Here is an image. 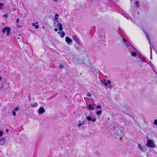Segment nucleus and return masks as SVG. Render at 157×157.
Here are the masks:
<instances>
[{
  "label": "nucleus",
  "instance_id": "8",
  "mask_svg": "<svg viewBox=\"0 0 157 157\" xmlns=\"http://www.w3.org/2000/svg\"><path fill=\"white\" fill-rule=\"evenodd\" d=\"M123 40L127 47H129V46H130V45H131L128 42L127 40L124 39L123 38Z\"/></svg>",
  "mask_w": 157,
  "mask_h": 157
},
{
  "label": "nucleus",
  "instance_id": "41",
  "mask_svg": "<svg viewBox=\"0 0 157 157\" xmlns=\"http://www.w3.org/2000/svg\"><path fill=\"white\" fill-rule=\"evenodd\" d=\"M55 2H57L59 0H53Z\"/></svg>",
  "mask_w": 157,
  "mask_h": 157
},
{
  "label": "nucleus",
  "instance_id": "13",
  "mask_svg": "<svg viewBox=\"0 0 157 157\" xmlns=\"http://www.w3.org/2000/svg\"><path fill=\"white\" fill-rule=\"evenodd\" d=\"M128 47V50L129 51L131 52L132 51H133L135 50L134 48L131 45H130V46H129Z\"/></svg>",
  "mask_w": 157,
  "mask_h": 157
},
{
  "label": "nucleus",
  "instance_id": "4",
  "mask_svg": "<svg viewBox=\"0 0 157 157\" xmlns=\"http://www.w3.org/2000/svg\"><path fill=\"white\" fill-rule=\"evenodd\" d=\"M72 38L76 42V43L79 44H80V41L79 38L75 35H73Z\"/></svg>",
  "mask_w": 157,
  "mask_h": 157
},
{
  "label": "nucleus",
  "instance_id": "9",
  "mask_svg": "<svg viewBox=\"0 0 157 157\" xmlns=\"http://www.w3.org/2000/svg\"><path fill=\"white\" fill-rule=\"evenodd\" d=\"M6 139L4 138H2L0 139V145H3L5 142Z\"/></svg>",
  "mask_w": 157,
  "mask_h": 157
},
{
  "label": "nucleus",
  "instance_id": "15",
  "mask_svg": "<svg viewBox=\"0 0 157 157\" xmlns=\"http://www.w3.org/2000/svg\"><path fill=\"white\" fill-rule=\"evenodd\" d=\"M144 33H145L146 34V36L147 37V39H148V40L149 41V45H150V46L151 45V41H150V39H149V38L148 36V35L147 34V33L145 32V31H144Z\"/></svg>",
  "mask_w": 157,
  "mask_h": 157
},
{
  "label": "nucleus",
  "instance_id": "37",
  "mask_svg": "<svg viewBox=\"0 0 157 157\" xmlns=\"http://www.w3.org/2000/svg\"><path fill=\"white\" fill-rule=\"evenodd\" d=\"M58 29L57 28H55V29H54V31L55 32H57V31H58Z\"/></svg>",
  "mask_w": 157,
  "mask_h": 157
},
{
  "label": "nucleus",
  "instance_id": "35",
  "mask_svg": "<svg viewBox=\"0 0 157 157\" xmlns=\"http://www.w3.org/2000/svg\"><path fill=\"white\" fill-rule=\"evenodd\" d=\"M82 125V123H79L78 124V127H80V126H81Z\"/></svg>",
  "mask_w": 157,
  "mask_h": 157
},
{
  "label": "nucleus",
  "instance_id": "31",
  "mask_svg": "<svg viewBox=\"0 0 157 157\" xmlns=\"http://www.w3.org/2000/svg\"><path fill=\"white\" fill-rule=\"evenodd\" d=\"M96 108L97 109H100L101 108V107L100 105H98L96 106Z\"/></svg>",
  "mask_w": 157,
  "mask_h": 157
},
{
  "label": "nucleus",
  "instance_id": "40",
  "mask_svg": "<svg viewBox=\"0 0 157 157\" xmlns=\"http://www.w3.org/2000/svg\"><path fill=\"white\" fill-rule=\"evenodd\" d=\"M93 106L94 107V106H96V104L95 103H93Z\"/></svg>",
  "mask_w": 157,
  "mask_h": 157
},
{
  "label": "nucleus",
  "instance_id": "14",
  "mask_svg": "<svg viewBox=\"0 0 157 157\" xmlns=\"http://www.w3.org/2000/svg\"><path fill=\"white\" fill-rule=\"evenodd\" d=\"M88 108L90 110H94V107L91 104L88 105Z\"/></svg>",
  "mask_w": 157,
  "mask_h": 157
},
{
  "label": "nucleus",
  "instance_id": "32",
  "mask_svg": "<svg viewBox=\"0 0 157 157\" xmlns=\"http://www.w3.org/2000/svg\"><path fill=\"white\" fill-rule=\"evenodd\" d=\"M3 17H4L6 18H7L8 17V16L7 14H5L3 15Z\"/></svg>",
  "mask_w": 157,
  "mask_h": 157
},
{
  "label": "nucleus",
  "instance_id": "11",
  "mask_svg": "<svg viewBox=\"0 0 157 157\" xmlns=\"http://www.w3.org/2000/svg\"><path fill=\"white\" fill-rule=\"evenodd\" d=\"M58 17L59 15L58 14H55V16L54 19V21L59 22V21H58Z\"/></svg>",
  "mask_w": 157,
  "mask_h": 157
},
{
  "label": "nucleus",
  "instance_id": "43",
  "mask_svg": "<svg viewBox=\"0 0 157 157\" xmlns=\"http://www.w3.org/2000/svg\"><path fill=\"white\" fill-rule=\"evenodd\" d=\"M17 26L19 27H21V26L20 25H19L17 24Z\"/></svg>",
  "mask_w": 157,
  "mask_h": 157
},
{
  "label": "nucleus",
  "instance_id": "38",
  "mask_svg": "<svg viewBox=\"0 0 157 157\" xmlns=\"http://www.w3.org/2000/svg\"><path fill=\"white\" fill-rule=\"evenodd\" d=\"M35 24L34 23H33L32 24V26H35Z\"/></svg>",
  "mask_w": 157,
  "mask_h": 157
},
{
  "label": "nucleus",
  "instance_id": "30",
  "mask_svg": "<svg viewBox=\"0 0 157 157\" xmlns=\"http://www.w3.org/2000/svg\"><path fill=\"white\" fill-rule=\"evenodd\" d=\"M3 132L0 130V136H2L3 135Z\"/></svg>",
  "mask_w": 157,
  "mask_h": 157
},
{
  "label": "nucleus",
  "instance_id": "26",
  "mask_svg": "<svg viewBox=\"0 0 157 157\" xmlns=\"http://www.w3.org/2000/svg\"><path fill=\"white\" fill-rule=\"evenodd\" d=\"M3 6V4L2 3H0V9H2L3 8V7H2Z\"/></svg>",
  "mask_w": 157,
  "mask_h": 157
},
{
  "label": "nucleus",
  "instance_id": "47",
  "mask_svg": "<svg viewBox=\"0 0 157 157\" xmlns=\"http://www.w3.org/2000/svg\"><path fill=\"white\" fill-rule=\"evenodd\" d=\"M121 138H122V137H121L120 138V139L121 140Z\"/></svg>",
  "mask_w": 157,
  "mask_h": 157
},
{
  "label": "nucleus",
  "instance_id": "45",
  "mask_svg": "<svg viewBox=\"0 0 157 157\" xmlns=\"http://www.w3.org/2000/svg\"><path fill=\"white\" fill-rule=\"evenodd\" d=\"M58 33H60V32H58Z\"/></svg>",
  "mask_w": 157,
  "mask_h": 157
},
{
  "label": "nucleus",
  "instance_id": "6",
  "mask_svg": "<svg viewBox=\"0 0 157 157\" xmlns=\"http://www.w3.org/2000/svg\"><path fill=\"white\" fill-rule=\"evenodd\" d=\"M138 147L139 148L140 151L143 152H145L146 151V149L145 148V147H143L141 146V145L140 144H138Z\"/></svg>",
  "mask_w": 157,
  "mask_h": 157
},
{
  "label": "nucleus",
  "instance_id": "48",
  "mask_svg": "<svg viewBox=\"0 0 157 157\" xmlns=\"http://www.w3.org/2000/svg\"><path fill=\"white\" fill-rule=\"evenodd\" d=\"M38 23V22H36V24H37Z\"/></svg>",
  "mask_w": 157,
  "mask_h": 157
},
{
  "label": "nucleus",
  "instance_id": "16",
  "mask_svg": "<svg viewBox=\"0 0 157 157\" xmlns=\"http://www.w3.org/2000/svg\"><path fill=\"white\" fill-rule=\"evenodd\" d=\"M131 56L134 57L136 56L137 55L136 53L133 51H132L131 52Z\"/></svg>",
  "mask_w": 157,
  "mask_h": 157
},
{
  "label": "nucleus",
  "instance_id": "18",
  "mask_svg": "<svg viewBox=\"0 0 157 157\" xmlns=\"http://www.w3.org/2000/svg\"><path fill=\"white\" fill-rule=\"evenodd\" d=\"M92 94L90 92H88L86 94V96L89 98H91L92 97Z\"/></svg>",
  "mask_w": 157,
  "mask_h": 157
},
{
  "label": "nucleus",
  "instance_id": "5",
  "mask_svg": "<svg viewBox=\"0 0 157 157\" xmlns=\"http://www.w3.org/2000/svg\"><path fill=\"white\" fill-rule=\"evenodd\" d=\"M38 113L40 114H41L45 112V110L43 107H40L38 110Z\"/></svg>",
  "mask_w": 157,
  "mask_h": 157
},
{
  "label": "nucleus",
  "instance_id": "34",
  "mask_svg": "<svg viewBox=\"0 0 157 157\" xmlns=\"http://www.w3.org/2000/svg\"><path fill=\"white\" fill-rule=\"evenodd\" d=\"M96 121V119L94 118H93V119H92V120L91 121H92L93 122H95Z\"/></svg>",
  "mask_w": 157,
  "mask_h": 157
},
{
  "label": "nucleus",
  "instance_id": "25",
  "mask_svg": "<svg viewBox=\"0 0 157 157\" xmlns=\"http://www.w3.org/2000/svg\"><path fill=\"white\" fill-rule=\"evenodd\" d=\"M65 33H64V32L63 31L62 32L61 37L62 38H63L64 37V36H65Z\"/></svg>",
  "mask_w": 157,
  "mask_h": 157
},
{
  "label": "nucleus",
  "instance_id": "12",
  "mask_svg": "<svg viewBox=\"0 0 157 157\" xmlns=\"http://www.w3.org/2000/svg\"><path fill=\"white\" fill-rule=\"evenodd\" d=\"M82 63L85 64L87 66H90L91 65L90 61L88 59L86 60L85 63L82 62Z\"/></svg>",
  "mask_w": 157,
  "mask_h": 157
},
{
  "label": "nucleus",
  "instance_id": "46",
  "mask_svg": "<svg viewBox=\"0 0 157 157\" xmlns=\"http://www.w3.org/2000/svg\"><path fill=\"white\" fill-rule=\"evenodd\" d=\"M76 49H78V48H77V47H76Z\"/></svg>",
  "mask_w": 157,
  "mask_h": 157
},
{
  "label": "nucleus",
  "instance_id": "28",
  "mask_svg": "<svg viewBox=\"0 0 157 157\" xmlns=\"http://www.w3.org/2000/svg\"><path fill=\"white\" fill-rule=\"evenodd\" d=\"M19 109V108L18 107H16L15 109H14V111H17Z\"/></svg>",
  "mask_w": 157,
  "mask_h": 157
},
{
  "label": "nucleus",
  "instance_id": "7",
  "mask_svg": "<svg viewBox=\"0 0 157 157\" xmlns=\"http://www.w3.org/2000/svg\"><path fill=\"white\" fill-rule=\"evenodd\" d=\"M102 83H103L105 86H107L108 84H109L111 83V81L110 80H108L106 81L105 79L103 81Z\"/></svg>",
  "mask_w": 157,
  "mask_h": 157
},
{
  "label": "nucleus",
  "instance_id": "29",
  "mask_svg": "<svg viewBox=\"0 0 157 157\" xmlns=\"http://www.w3.org/2000/svg\"><path fill=\"white\" fill-rule=\"evenodd\" d=\"M12 114H13V115L14 116H15L16 115V113L15 112V111L13 110L12 111Z\"/></svg>",
  "mask_w": 157,
  "mask_h": 157
},
{
  "label": "nucleus",
  "instance_id": "19",
  "mask_svg": "<svg viewBox=\"0 0 157 157\" xmlns=\"http://www.w3.org/2000/svg\"><path fill=\"white\" fill-rule=\"evenodd\" d=\"M37 104L36 103H34L33 104L31 105V106L33 108L36 107L37 106Z\"/></svg>",
  "mask_w": 157,
  "mask_h": 157
},
{
  "label": "nucleus",
  "instance_id": "44",
  "mask_svg": "<svg viewBox=\"0 0 157 157\" xmlns=\"http://www.w3.org/2000/svg\"><path fill=\"white\" fill-rule=\"evenodd\" d=\"M1 79H2V77L0 76V81H1Z\"/></svg>",
  "mask_w": 157,
  "mask_h": 157
},
{
  "label": "nucleus",
  "instance_id": "2",
  "mask_svg": "<svg viewBox=\"0 0 157 157\" xmlns=\"http://www.w3.org/2000/svg\"><path fill=\"white\" fill-rule=\"evenodd\" d=\"M10 28L8 27H6L3 29L2 30V32L3 33H5L6 32H7V35L9 36L10 35Z\"/></svg>",
  "mask_w": 157,
  "mask_h": 157
},
{
  "label": "nucleus",
  "instance_id": "3",
  "mask_svg": "<svg viewBox=\"0 0 157 157\" xmlns=\"http://www.w3.org/2000/svg\"><path fill=\"white\" fill-rule=\"evenodd\" d=\"M65 40L68 44L69 45L72 44V40L69 37H66L65 38Z\"/></svg>",
  "mask_w": 157,
  "mask_h": 157
},
{
  "label": "nucleus",
  "instance_id": "21",
  "mask_svg": "<svg viewBox=\"0 0 157 157\" xmlns=\"http://www.w3.org/2000/svg\"><path fill=\"white\" fill-rule=\"evenodd\" d=\"M139 2L138 1H136L135 3V5L137 7H139Z\"/></svg>",
  "mask_w": 157,
  "mask_h": 157
},
{
  "label": "nucleus",
  "instance_id": "1",
  "mask_svg": "<svg viewBox=\"0 0 157 157\" xmlns=\"http://www.w3.org/2000/svg\"><path fill=\"white\" fill-rule=\"evenodd\" d=\"M146 146L148 147L154 148L155 145L154 142L151 139H148L146 144Z\"/></svg>",
  "mask_w": 157,
  "mask_h": 157
},
{
  "label": "nucleus",
  "instance_id": "20",
  "mask_svg": "<svg viewBox=\"0 0 157 157\" xmlns=\"http://www.w3.org/2000/svg\"><path fill=\"white\" fill-rule=\"evenodd\" d=\"M102 113V111L101 110H98L96 112V113L97 115H100Z\"/></svg>",
  "mask_w": 157,
  "mask_h": 157
},
{
  "label": "nucleus",
  "instance_id": "22",
  "mask_svg": "<svg viewBox=\"0 0 157 157\" xmlns=\"http://www.w3.org/2000/svg\"><path fill=\"white\" fill-rule=\"evenodd\" d=\"M86 119L89 121H91L92 120V118L90 116H88L87 117Z\"/></svg>",
  "mask_w": 157,
  "mask_h": 157
},
{
  "label": "nucleus",
  "instance_id": "39",
  "mask_svg": "<svg viewBox=\"0 0 157 157\" xmlns=\"http://www.w3.org/2000/svg\"><path fill=\"white\" fill-rule=\"evenodd\" d=\"M91 69L92 71H94V69L93 67H92L91 68Z\"/></svg>",
  "mask_w": 157,
  "mask_h": 157
},
{
  "label": "nucleus",
  "instance_id": "33",
  "mask_svg": "<svg viewBox=\"0 0 157 157\" xmlns=\"http://www.w3.org/2000/svg\"><path fill=\"white\" fill-rule=\"evenodd\" d=\"M39 25H35V28L36 29H37L39 28Z\"/></svg>",
  "mask_w": 157,
  "mask_h": 157
},
{
  "label": "nucleus",
  "instance_id": "36",
  "mask_svg": "<svg viewBox=\"0 0 157 157\" xmlns=\"http://www.w3.org/2000/svg\"><path fill=\"white\" fill-rule=\"evenodd\" d=\"M19 21V19H18V18H17V21H16V22L17 23H18V22Z\"/></svg>",
  "mask_w": 157,
  "mask_h": 157
},
{
  "label": "nucleus",
  "instance_id": "17",
  "mask_svg": "<svg viewBox=\"0 0 157 157\" xmlns=\"http://www.w3.org/2000/svg\"><path fill=\"white\" fill-rule=\"evenodd\" d=\"M140 59L141 60L142 62H146L145 57L143 56H140Z\"/></svg>",
  "mask_w": 157,
  "mask_h": 157
},
{
  "label": "nucleus",
  "instance_id": "23",
  "mask_svg": "<svg viewBox=\"0 0 157 157\" xmlns=\"http://www.w3.org/2000/svg\"><path fill=\"white\" fill-rule=\"evenodd\" d=\"M118 133H119H119H121V134H123L124 133V132L122 131L121 130H118Z\"/></svg>",
  "mask_w": 157,
  "mask_h": 157
},
{
  "label": "nucleus",
  "instance_id": "49",
  "mask_svg": "<svg viewBox=\"0 0 157 157\" xmlns=\"http://www.w3.org/2000/svg\"><path fill=\"white\" fill-rule=\"evenodd\" d=\"M108 119L109 120V118H108Z\"/></svg>",
  "mask_w": 157,
  "mask_h": 157
},
{
  "label": "nucleus",
  "instance_id": "10",
  "mask_svg": "<svg viewBox=\"0 0 157 157\" xmlns=\"http://www.w3.org/2000/svg\"><path fill=\"white\" fill-rule=\"evenodd\" d=\"M59 29L60 31H61L63 30V26L62 24L59 22L58 25Z\"/></svg>",
  "mask_w": 157,
  "mask_h": 157
},
{
  "label": "nucleus",
  "instance_id": "42",
  "mask_svg": "<svg viewBox=\"0 0 157 157\" xmlns=\"http://www.w3.org/2000/svg\"><path fill=\"white\" fill-rule=\"evenodd\" d=\"M150 49H151V53H152V50H151V46L150 47Z\"/></svg>",
  "mask_w": 157,
  "mask_h": 157
},
{
  "label": "nucleus",
  "instance_id": "27",
  "mask_svg": "<svg viewBox=\"0 0 157 157\" xmlns=\"http://www.w3.org/2000/svg\"><path fill=\"white\" fill-rule=\"evenodd\" d=\"M154 123L155 125H157V119H155L154 120Z\"/></svg>",
  "mask_w": 157,
  "mask_h": 157
},
{
  "label": "nucleus",
  "instance_id": "24",
  "mask_svg": "<svg viewBox=\"0 0 157 157\" xmlns=\"http://www.w3.org/2000/svg\"><path fill=\"white\" fill-rule=\"evenodd\" d=\"M64 67V66L63 64H62L60 65L59 67V69H62Z\"/></svg>",
  "mask_w": 157,
  "mask_h": 157
}]
</instances>
